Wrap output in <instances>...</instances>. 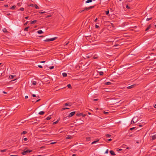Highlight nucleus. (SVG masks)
I'll use <instances>...</instances> for the list:
<instances>
[{
    "label": "nucleus",
    "instance_id": "obj_49",
    "mask_svg": "<svg viewBox=\"0 0 156 156\" xmlns=\"http://www.w3.org/2000/svg\"><path fill=\"white\" fill-rule=\"evenodd\" d=\"M51 15H49L47 16H46V18L50 17H51Z\"/></svg>",
    "mask_w": 156,
    "mask_h": 156
},
{
    "label": "nucleus",
    "instance_id": "obj_34",
    "mask_svg": "<svg viewBox=\"0 0 156 156\" xmlns=\"http://www.w3.org/2000/svg\"><path fill=\"white\" fill-rule=\"evenodd\" d=\"M6 151V149H4V150H1V151L2 152H3L5 151Z\"/></svg>",
    "mask_w": 156,
    "mask_h": 156
},
{
    "label": "nucleus",
    "instance_id": "obj_52",
    "mask_svg": "<svg viewBox=\"0 0 156 156\" xmlns=\"http://www.w3.org/2000/svg\"><path fill=\"white\" fill-rule=\"evenodd\" d=\"M106 136H111V135L109 134H106Z\"/></svg>",
    "mask_w": 156,
    "mask_h": 156
},
{
    "label": "nucleus",
    "instance_id": "obj_36",
    "mask_svg": "<svg viewBox=\"0 0 156 156\" xmlns=\"http://www.w3.org/2000/svg\"><path fill=\"white\" fill-rule=\"evenodd\" d=\"M37 84V83L36 82H33L32 83V84L33 85H35L36 84Z\"/></svg>",
    "mask_w": 156,
    "mask_h": 156
},
{
    "label": "nucleus",
    "instance_id": "obj_15",
    "mask_svg": "<svg viewBox=\"0 0 156 156\" xmlns=\"http://www.w3.org/2000/svg\"><path fill=\"white\" fill-rule=\"evenodd\" d=\"M72 137L71 136H67L66 137V139H72Z\"/></svg>",
    "mask_w": 156,
    "mask_h": 156
},
{
    "label": "nucleus",
    "instance_id": "obj_6",
    "mask_svg": "<svg viewBox=\"0 0 156 156\" xmlns=\"http://www.w3.org/2000/svg\"><path fill=\"white\" fill-rule=\"evenodd\" d=\"M110 152L112 155H115V154L113 151L111 150L110 151Z\"/></svg>",
    "mask_w": 156,
    "mask_h": 156
},
{
    "label": "nucleus",
    "instance_id": "obj_3",
    "mask_svg": "<svg viewBox=\"0 0 156 156\" xmlns=\"http://www.w3.org/2000/svg\"><path fill=\"white\" fill-rule=\"evenodd\" d=\"M75 113V112H73L70 113L69 115L68 116V117H70L73 116Z\"/></svg>",
    "mask_w": 156,
    "mask_h": 156
},
{
    "label": "nucleus",
    "instance_id": "obj_11",
    "mask_svg": "<svg viewBox=\"0 0 156 156\" xmlns=\"http://www.w3.org/2000/svg\"><path fill=\"white\" fill-rule=\"evenodd\" d=\"M37 32L39 34L43 33V32L41 30H40L37 31Z\"/></svg>",
    "mask_w": 156,
    "mask_h": 156
},
{
    "label": "nucleus",
    "instance_id": "obj_9",
    "mask_svg": "<svg viewBox=\"0 0 156 156\" xmlns=\"http://www.w3.org/2000/svg\"><path fill=\"white\" fill-rule=\"evenodd\" d=\"M151 137L152 138V140H154V139H156V136L155 135H154L152 136H151Z\"/></svg>",
    "mask_w": 156,
    "mask_h": 156
},
{
    "label": "nucleus",
    "instance_id": "obj_1",
    "mask_svg": "<svg viewBox=\"0 0 156 156\" xmlns=\"http://www.w3.org/2000/svg\"><path fill=\"white\" fill-rule=\"evenodd\" d=\"M57 38V37H55L52 38L50 39H46L44 40V41L45 42H49L51 41H53L55 40Z\"/></svg>",
    "mask_w": 156,
    "mask_h": 156
},
{
    "label": "nucleus",
    "instance_id": "obj_22",
    "mask_svg": "<svg viewBox=\"0 0 156 156\" xmlns=\"http://www.w3.org/2000/svg\"><path fill=\"white\" fill-rule=\"evenodd\" d=\"M64 105L65 106H71V105H69L68 103H66Z\"/></svg>",
    "mask_w": 156,
    "mask_h": 156
},
{
    "label": "nucleus",
    "instance_id": "obj_32",
    "mask_svg": "<svg viewBox=\"0 0 156 156\" xmlns=\"http://www.w3.org/2000/svg\"><path fill=\"white\" fill-rule=\"evenodd\" d=\"M80 115H82L83 117H85V116H86V115L85 114H83V113H80Z\"/></svg>",
    "mask_w": 156,
    "mask_h": 156
},
{
    "label": "nucleus",
    "instance_id": "obj_29",
    "mask_svg": "<svg viewBox=\"0 0 156 156\" xmlns=\"http://www.w3.org/2000/svg\"><path fill=\"white\" fill-rule=\"evenodd\" d=\"M69 109V108H67V107L63 108H62V110H64L65 109Z\"/></svg>",
    "mask_w": 156,
    "mask_h": 156
},
{
    "label": "nucleus",
    "instance_id": "obj_41",
    "mask_svg": "<svg viewBox=\"0 0 156 156\" xmlns=\"http://www.w3.org/2000/svg\"><path fill=\"white\" fill-rule=\"evenodd\" d=\"M54 68V66H50L49 67V69H53Z\"/></svg>",
    "mask_w": 156,
    "mask_h": 156
},
{
    "label": "nucleus",
    "instance_id": "obj_48",
    "mask_svg": "<svg viewBox=\"0 0 156 156\" xmlns=\"http://www.w3.org/2000/svg\"><path fill=\"white\" fill-rule=\"evenodd\" d=\"M28 23V21H27L25 23L24 25L25 26H26V25H27V23Z\"/></svg>",
    "mask_w": 156,
    "mask_h": 156
},
{
    "label": "nucleus",
    "instance_id": "obj_28",
    "mask_svg": "<svg viewBox=\"0 0 156 156\" xmlns=\"http://www.w3.org/2000/svg\"><path fill=\"white\" fill-rule=\"evenodd\" d=\"M135 123V122L133 120V119H132V120H131V124H133Z\"/></svg>",
    "mask_w": 156,
    "mask_h": 156
},
{
    "label": "nucleus",
    "instance_id": "obj_20",
    "mask_svg": "<svg viewBox=\"0 0 156 156\" xmlns=\"http://www.w3.org/2000/svg\"><path fill=\"white\" fill-rule=\"evenodd\" d=\"M51 119V115L49 116L48 117H47L46 118V119L47 120H49Z\"/></svg>",
    "mask_w": 156,
    "mask_h": 156
},
{
    "label": "nucleus",
    "instance_id": "obj_37",
    "mask_svg": "<svg viewBox=\"0 0 156 156\" xmlns=\"http://www.w3.org/2000/svg\"><path fill=\"white\" fill-rule=\"evenodd\" d=\"M20 11H23L24 10V8H21L20 9Z\"/></svg>",
    "mask_w": 156,
    "mask_h": 156
},
{
    "label": "nucleus",
    "instance_id": "obj_25",
    "mask_svg": "<svg viewBox=\"0 0 156 156\" xmlns=\"http://www.w3.org/2000/svg\"><path fill=\"white\" fill-rule=\"evenodd\" d=\"M29 27H26V28H25L24 30L25 31H28V29Z\"/></svg>",
    "mask_w": 156,
    "mask_h": 156
},
{
    "label": "nucleus",
    "instance_id": "obj_38",
    "mask_svg": "<svg viewBox=\"0 0 156 156\" xmlns=\"http://www.w3.org/2000/svg\"><path fill=\"white\" fill-rule=\"evenodd\" d=\"M109 13V11L108 10L107 11H106V14L108 15Z\"/></svg>",
    "mask_w": 156,
    "mask_h": 156
},
{
    "label": "nucleus",
    "instance_id": "obj_7",
    "mask_svg": "<svg viewBox=\"0 0 156 156\" xmlns=\"http://www.w3.org/2000/svg\"><path fill=\"white\" fill-rule=\"evenodd\" d=\"M151 28V25H149L148 27L145 30V31H147L150 29Z\"/></svg>",
    "mask_w": 156,
    "mask_h": 156
},
{
    "label": "nucleus",
    "instance_id": "obj_23",
    "mask_svg": "<svg viewBox=\"0 0 156 156\" xmlns=\"http://www.w3.org/2000/svg\"><path fill=\"white\" fill-rule=\"evenodd\" d=\"M36 21H37L36 20H33V21H31V24L35 23Z\"/></svg>",
    "mask_w": 156,
    "mask_h": 156
},
{
    "label": "nucleus",
    "instance_id": "obj_53",
    "mask_svg": "<svg viewBox=\"0 0 156 156\" xmlns=\"http://www.w3.org/2000/svg\"><path fill=\"white\" fill-rule=\"evenodd\" d=\"M126 7L127 9H129V6H128V5H126Z\"/></svg>",
    "mask_w": 156,
    "mask_h": 156
},
{
    "label": "nucleus",
    "instance_id": "obj_60",
    "mask_svg": "<svg viewBox=\"0 0 156 156\" xmlns=\"http://www.w3.org/2000/svg\"><path fill=\"white\" fill-rule=\"evenodd\" d=\"M3 93L4 94H7V92H5V91H3Z\"/></svg>",
    "mask_w": 156,
    "mask_h": 156
},
{
    "label": "nucleus",
    "instance_id": "obj_59",
    "mask_svg": "<svg viewBox=\"0 0 156 156\" xmlns=\"http://www.w3.org/2000/svg\"><path fill=\"white\" fill-rule=\"evenodd\" d=\"M28 98V96H26L25 97V98L26 99H27Z\"/></svg>",
    "mask_w": 156,
    "mask_h": 156
},
{
    "label": "nucleus",
    "instance_id": "obj_56",
    "mask_svg": "<svg viewBox=\"0 0 156 156\" xmlns=\"http://www.w3.org/2000/svg\"><path fill=\"white\" fill-rule=\"evenodd\" d=\"M108 140L109 141H111L112 140V139H109Z\"/></svg>",
    "mask_w": 156,
    "mask_h": 156
},
{
    "label": "nucleus",
    "instance_id": "obj_18",
    "mask_svg": "<svg viewBox=\"0 0 156 156\" xmlns=\"http://www.w3.org/2000/svg\"><path fill=\"white\" fill-rule=\"evenodd\" d=\"M16 8V6L15 5H13L12 6L10 9H14Z\"/></svg>",
    "mask_w": 156,
    "mask_h": 156
},
{
    "label": "nucleus",
    "instance_id": "obj_4",
    "mask_svg": "<svg viewBox=\"0 0 156 156\" xmlns=\"http://www.w3.org/2000/svg\"><path fill=\"white\" fill-rule=\"evenodd\" d=\"M133 119L135 123L138 120V117L137 116L134 117Z\"/></svg>",
    "mask_w": 156,
    "mask_h": 156
},
{
    "label": "nucleus",
    "instance_id": "obj_2",
    "mask_svg": "<svg viewBox=\"0 0 156 156\" xmlns=\"http://www.w3.org/2000/svg\"><path fill=\"white\" fill-rule=\"evenodd\" d=\"M32 151L31 150H27L26 151H24L22 153V154L23 155H25L27 153H29L30 152H32Z\"/></svg>",
    "mask_w": 156,
    "mask_h": 156
},
{
    "label": "nucleus",
    "instance_id": "obj_31",
    "mask_svg": "<svg viewBox=\"0 0 156 156\" xmlns=\"http://www.w3.org/2000/svg\"><path fill=\"white\" fill-rule=\"evenodd\" d=\"M89 9H90L89 8V7H87V8H85V9H84V11H85V10L88 11Z\"/></svg>",
    "mask_w": 156,
    "mask_h": 156
},
{
    "label": "nucleus",
    "instance_id": "obj_27",
    "mask_svg": "<svg viewBox=\"0 0 156 156\" xmlns=\"http://www.w3.org/2000/svg\"><path fill=\"white\" fill-rule=\"evenodd\" d=\"M91 56L90 55H88V54L86 56V58H89Z\"/></svg>",
    "mask_w": 156,
    "mask_h": 156
},
{
    "label": "nucleus",
    "instance_id": "obj_10",
    "mask_svg": "<svg viewBox=\"0 0 156 156\" xmlns=\"http://www.w3.org/2000/svg\"><path fill=\"white\" fill-rule=\"evenodd\" d=\"M111 84V83L109 82H106L105 83V84L107 85H110Z\"/></svg>",
    "mask_w": 156,
    "mask_h": 156
},
{
    "label": "nucleus",
    "instance_id": "obj_46",
    "mask_svg": "<svg viewBox=\"0 0 156 156\" xmlns=\"http://www.w3.org/2000/svg\"><path fill=\"white\" fill-rule=\"evenodd\" d=\"M23 139L25 141H26L27 140V138H25Z\"/></svg>",
    "mask_w": 156,
    "mask_h": 156
},
{
    "label": "nucleus",
    "instance_id": "obj_12",
    "mask_svg": "<svg viewBox=\"0 0 156 156\" xmlns=\"http://www.w3.org/2000/svg\"><path fill=\"white\" fill-rule=\"evenodd\" d=\"M62 75L64 77H66L67 76V74L66 73H62Z\"/></svg>",
    "mask_w": 156,
    "mask_h": 156
},
{
    "label": "nucleus",
    "instance_id": "obj_21",
    "mask_svg": "<svg viewBox=\"0 0 156 156\" xmlns=\"http://www.w3.org/2000/svg\"><path fill=\"white\" fill-rule=\"evenodd\" d=\"M27 133V132L26 131H23L21 133V134H24Z\"/></svg>",
    "mask_w": 156,
    "mask_h": 156
},
{
    "label": "nucleus",
    "instance_id": "obj_40",
    "mask_svg": "<svg viewBox=\"0 0 156 156\" xmlns=\"http://www.w3.org/2000/svg\"><path fill=\"white\" fill-rule=\"evenodd\" d=\"M89 7V8L90 9H92V8H93L94 7V6H90Z\"/></svg>",
    "mask_w": 156,
    "mask_h": 156
},
{
    "label": "nucleus",
    "instance_id": "obj_24",
    "mask_svg": "<svg viewBox=\"0 0 156 156\" xmlns=\"http://www.w3.org/2000/svg\"><path fill=\"white\" fill-rule=\"evenodd\" d=\"M84 123V121L83 120H81L80 122H79V124H82Z\"/></svg>",
    "mask_w": 156,
    "mask_h": 156
},
{
    "label": "nucleus",
    "instance_id": "obj_55",
    "mask_svg": "<svg viewBox=\"0 0 156 156\" xmlns=\"http://www.w3.org/2000/svg\"><path fill=\"white\" fill-rule=\"evenodd\" d=\"M104 113L105 114H108V112H104Z\"/></svg>",
    "mask_w": 156,
    "mask_h": 156
},
{
    "label": "nucleus",
    "instance_id": "obj_8",
    "mask_svg": "<svg viewBox=\"0 0 156 156\" xmlns=\"http://www.w3.org/2000/svg\"><path fill=\"white\" fill-rule=\"evenodd\" d=\"M2 31H3L5 33H6L7 32H8V31L6 30V28H4L3 30H2Z\"/></svg>",
    "mask_w": 156,
    "mask_h": 156
},
{
    "label": "nucleus",
    "instance_id": "obj_39",
    "mask_svg": "<svg viewBox=\"0 0 156 156\" xmlns=\"http://www.w3.org/2000/svg\"><path fill=\"white\" fill-rule=\"evenodd\" d=\"M90 139V137H87L86 138V140L87 141H89Z\"/></svg>",
    "mask_w": 156,
    "mask_h": 156
},
{
    "label": "nucleus",
    "instance_id": "obj_44",
    "mask_svg": "<svg viewBox=\"0 0 156 156\" xmlns=\"http://www.w3.org/2000/svg\"><path fill=\"white\" fill-rule=\"evenodd\" d=\"M95 27L96 28H97L99 27V26H98L96 24L95 25Z\"/></svg>",
    "mask_w": 156,
    "mask_h": 156
},
{
    "label": "nucleus",
    "instance_id": "obj_47",
    "mask_svg": "<svg viewBox=\"0 0 156 156\" xmlns=\"http://www.w3.org/2000/svg\"><path fill=\"white\" fill-rule=\"evenodd\" d=\"M57 123H58L57 121H56L55 122H54L53 123V124H57Z\"/></svg>",
    "mask_w": 156,
    "mask_h": 156
},
{
    "label": "nucleus",
    "instance_id": "obj_64",
    "mask_svg": "<svg viewBox=\"0 0 156 156\" xmlns=\"http://www.w3.org/2000/svg\"><path fill=\"white\" fill-rule=\"evenodd\" d=\"M72 156H76V155L74 154L72 155Z\"/></svg>",
    "mask_w": 156,
    "mask_h": 156
},
{
    "label": "nucleus",
    "instance_id": "obj_45",
    "mask_svg": "<svg viewBox=\"0 0 156 156\" xmlns=\"http://www.w3.org/2000/svg\"><path fill=\"white\" fill-rule=\"evenodd\" d=\"M38 67L40 68H42V66H41V65H38Z\"/></svg>",
    "mask_w": 156,
    "mask_h": 156
},
{
    "label": "nucleus",
    "instance_id": "obj_51",
    "mask_svg": "<svg viewBox=\"0 0 156 156\" xmlns=\"http://www.w3.org/2000/svg\"><path fill=\"white\" fill-rule=\"evenodd\" d=\"M135 128V127H133V128H130V130H133V129H134Z\"/></svg>",
    "mask_w": 156,
    "mask_h": 156
},
{
    "label": "nucleus",
    "instance_id": "obj_35",
    "mask_svg": "<svg viewBox=\"0 0 156 156\" xmlns=\"http://www.w3.org/2000/svg\"><path fill=\"white\" fill-rule=\"evenodd\" d=\"M152 19V17H151L150 18H147V19H146V21H149L151 20Z\"/></svg>",
    "mask_w": 156,
    "mask_h": 156
},
{
    "label": "nucleus",
    "instance_id": "obj_42",
    "mask_svg": "<svg viewBox=\"0 0 156 156\" xmlns=\"http://www.w3.org/2000/svg\"><path fill=\"white\" fill-rule=\"evenodd\" d=\"M45 12H45L44 11V12H39V13H41V14H43V13H45Z\"/></svg>",
    "mask_w": 156,
    "mask_h": 156
},
{
    "label": "nucleus",
    "instance_id": "obj_33",
    "mask_svg": "<svg viewBox=\"0 0 156 156\" xmlns=\"http://www.w3.org/2000/svg\"><path fill=\"white\" fill-rule=\"evenodd\" d=\"M28 6H34V5L32 4H30L28 5Z\"/></svg>",
    "mask_w": 156,
    "mask_h": 156
},
{
    "label": "nucleus",
    "instance_id": "obj_43",
    "mask_svg": "<svg viewBox=\"0 0 156 156\" xmlns=\"http://www.w3.org/2000/svg\"><path fill=\"white\" fill-rule=\"evenodd\" d=\"M108 149H107L106 151H105V154H108Z\"/></svg>",
    "mask_w": 156,
    "mask_h": 156
},
{
    "label": "nucleus",
    "instance_id": "obj_54",
    "mask_svg": "<svg viewBox=\"0 0 156 156\" xmlns=\"http://www.w3.org/2000/svg\"><path fill=\"white\" fill-rule=\"evenodd\" d=\"M32 96L34 97H36V95L35 94H32Z\"/></svg>",
    "mask_w": 156,
    "mask_h": 156
},
{
    "label": "nucleus",
    "instance_id": "obj_26",
    "mask_svg": "<svg viewBox=\"0 0 156 156\" xmlns=\"http://www.w3.org/2000/svg\"><path fill=\"white\" fill-rule=\"evenodd\" d=\"M92 1V0H88L86 1V3H89L91 2Z\"/></svg>",
    "mask_w": 156,
    "mask_h": 156
},
{
    "label": "nucleus",
    "instance_id": "obj_58",
    "mask_svg": "<svg viewBox=\"0 0 156 156\" xmlns=\"http://www.w3.org/2000/svg\"><path fill=\"white\" fill-rule=\"evenodd\" d=\"M4 6L5 7H8V5H5Z\"/></svg>",
    "mask_w": 156,
    "mask_h": 156
},
{
    "label": "nucleus",
    "instance_id": "obj_5",
    "mask_svg": "<svg viewBox=\"0 0 156 156\" xmlns=\"http://www.w3.org/2000/svg\"><path fill=\"white\" fill-rule=\"evenodd\" d=\"M135 86V85H131V86L128 87H127V89H130L132 88L133 87H134Z\"/></svg>",
    "mask_w": 156,
    "mask_h": 156
},
{
    "label": "nucleus",
    "instance_id": "obj_61",
    "mask_svg": "<svg viewBox=\"0 0 156 156\" xmlns=\"http://www.w3.org/2000/svg\"><path fill=\"white\" fill-rule=\"evenodd\" d=\"M40 100V99H38L36 101V102H38V101H39Z\"/></svg>",
    "mask_w": 156,
    "mask_h": 156
},
{
    "label": "nucleus",
    "instance_id": "obj_30",
    "mask_svg": "<svg viewBox=\"0 0 156 156\" xmlns=\"http://www.w3.org/2000/svg\"><path fill=\"white\" fill-rule=\"evenodd\" d=\"M103 72L102 71H100L99 72V74L101 75H103Z\"/></svg>",
    "mask_w": 156,
    "mask_h": 156
},
{
    "label": "nucleus",
    "instance_id": "obj_13",
    "mask_svg": "<svg viewBox=\"0 0 156 156\" xmlns=\"http://www.w3.org/2000/svg\"><path fill=\"white\" fill-rule=\"evenodd\" d=\"M99 141V140H96V141H94L92 143H91V144H95L96 143L98 142Z\"/></svg>",
    "mask_w": 156,
    "mask_h": 156
},
{
    "label": "nucleus",
    "instance_id": "obj_63",
    "mask_svg": "<svg viewBox=\"0 0 156 156\" xmlns=\"http://www.w3.org/2000/svg\"><path fill=\"white\" fill-rule=\"evenodd\" d=\"M10 156H18L17 155H11Z\"/></svg>",
    "mask_w": 156,
    "mask_h": 156
},
{
    "label": "nucleus",
    "instance_id": "obj_14",
    "mask_svg": "<svg viewBox=\"0 0 156 156\" xmlns=\"http://www.w3.org/2000/svg\"><path fill=\"white\" fill-rule=\"evenodd\" d=\"M44 113V112L43 111H41L39 112V114L41 115H43Z\"/></svg>",
    "mask_w": 156,
    "mask_h": 156
},
{
    "label": "nucleus",
    "instance_id": "obj_16",
    "mask_svg": "<svg viewBox=\"0 0 156 156\" xmlns=\"http://www.w3.org/2000/svg\"><path fill=\"white\" fill-rule=\"evenodd\" d=\"M35 9H39V7L36 4L34 5V6Z\"/></svg>",
    "mask_w": 156,
    "mask_h": 156
},
{
    "label": "nucleus",
    "instance_id": "obj_17",
    "mask_svg": "<svg viewBox=\"0 0 156 156\" xmlns=\"http://www.w3.org/2000/svg\"><path fill=\"white\" fill-rule=\"evenodd\" d=\"M15 76H13L11 75L9 76V78L10 79H12L14 78V77Z\"/></svg>",
    "mask_w": 156,
    "mask_h": 156
},
{
    "label": "nucleus",
    "instance_id": "obj_19",
    "mask_svg": "<svg viewBox=\"0 0 156 156\" xmlns=\"http://www.w3.org/2000/svg\"><path fill=\"white\" fill-rule=\"evenodd\" d=\"M67 86L69 88L71 89L72 88V87L70 84H68Z\"/></svg>",
    "mask_w": 156,
    "mask_h": 156
},
{
    "label": "nucleus",
    "instance_id": "obj_57",
    "mask_svg": "<svg viewBox=\"0 0 156 156\" xmlns=\"http://www.w3.org/2000/svg\"><path fill=\"white\" fill-rule=\"evenodd\" d=\"M45 147L44 146H42V147H41L40 148L41 149H43V148H44Z\"/></svg>",
    "mask_w": 156,
    "mask_h": 156
},
{
    "label": "nucleus",
    "instance_id": "obj_62",
    "mask_svg": "<svg viewBox=\"0 0 156 156\" xmlns=\"http://www.w3.org/2000/svg\"><path fill=\"white\" fill-rule=\"evenodd\" d=\"M97 18H96L95 19V20H94V22H96V21H97Z\"/></svg>",
    "mask_w": 156,
    "mask_h": 156
},
{
    "label": "nucleus",
    "instance_id": "obj_50",
    "mask_svg": "<svg viewBox=\"0 0 156 156\" xmlns=\"http://www.w3.org/2000/svg\"><path fill=\"white\" fill-rule=\"evenodd\" d=\"M84 11V10H81V11H79V13H81V12H83Z\"/></svg>",
    "mask_w": 156,
    "mask_h": 156
}]
</instances>
